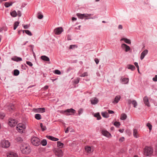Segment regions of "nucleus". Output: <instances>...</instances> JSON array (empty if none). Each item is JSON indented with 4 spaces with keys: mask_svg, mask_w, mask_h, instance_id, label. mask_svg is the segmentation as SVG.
Returning a JSON list of instances; mask_svg holds the SVG:
<instances>
[{
    "mask_svg": "<svg viewBox=\"0 0 157 157\" xmlns=\"http://www.w3.org/2000/svg\"><path fill=\"white\" fill-rule=\"evenodd\" d=\"M5 117V114L3 113H0V118L2 119L4 118Z\"/></svg>",
    "mask_w": 157,
    "mask_h": 157,
    "instance_id": "49",
    "label": "nucleus"
},
{
    "mask_svg": "<svg viewBox=\"0 0 157 157\" xmlns=\"http://www.w3.org/2000/svg\"><path fill=\"white\" fill-rule=\"evenodd\" d=\"M88 76V73L87 72H86L83 73L82 75H80V77H85V76Z\"/></svg>",
    "mask_w": 157,
    "mask_h": 157,
    "instance_id": "48",
    "label": "nucleus"
},
{
    "mask_svg": "<svg viewBox=\"0 0 157 157\" xmlns=\"http://www.w3.org/2000/svg\"><path fill=\"white\" fill-rule=\"evenodd\" d=\"M40 127L41 128L42 130L44 131L46 130L47 128L45 126H44L42 123H40Z\"/></svg>",
    "mask_w": 157,
    "mask_h": 157,
    "instance_id": "35",
    "label": "nucleus"
},
{
    "mask_svg": "<svg viewBox=\"0 0 157 157\" xmlns=\"http://www.w3.org/2000/svg\"><path fill=\"white\" fill-rule=\"evenodd\" d=\"M123 28L122 26L121 25H120L118 26V28L119 29H122Z\"/></svg>",
    "mask_w": 157,
    "mask_h": 157,
    "instance_id": "61",
    "label": "nucleus"
},
{
    "mask_svg": "<svg viewBox=\"0 0 157 157\" xmlns=\"http://www.w3.org/2000/svg\"><path fill=\"white\" fill-rule=\"evenodd\" d=\"M21 149L22 152L24 154H29L31 151L30 146L27 144H22L21 147Z\"/></svg>",
    "mask_w": 157,
    "mask_h": 157,
    "instance_id": "1",
    "label": "nucleus"
},
{
    "mask_svg": "<svg viewBox=\"0 0 157 157\" xmlns=\"http://www.w3.org/2000/svg\"><path fill=\"white\" fill-rule=\"evenodd\" d=\"M122 82L124 84H127L129 81V79L128 78H124L121 79Z\"/></svg>",
    "mask_w": 157,
    "mask_h": 157,
    "instance_id": "25",
    "label": "nucleus"
},
{
    "mask_svg": "<svg viewBox=\"0 0 157 157\" xmlns=\"http://www.w3.org/2000/svg\"><path fill=\"white\" fill-rule=\"evenodd\" d=\"M95 61L97 64H98L99 62V60L97 58H95L94 59Z\"/></svg>",
    "mask_w": 157,
    "mask_h": 157,
    "instance_id": "57",
    "label": "nucleus"
},
{
    "mask_svg": "<svg viewBox=\"0 0 157 157\" xmlns=\"http://www.w3.org/2000/svg\"><path fill=\"white\" fill-rule=\"evenodd\" d=\"M76 15L79 19H83L84 18V13L81 14L78 13H77Z\"/></svg>",
    "mask_w": 157,
    "mask_h": 157,
    "instance_id": "27",
    "label": "nucleus"
},
{
    "mask_svg": "<svg viewBox=\"0 0 157 157\" xmlns=\"http://www.w3.org/2000/svg\"><path fill=\"white\" fill-rule=\"evenodd\" d=\"M143 100L144 103L146 105H147L148 107L150 106V105L148 101V98L147 97L145 96L143 98Z\"/></svg>",
    "mask_w": 157,
    "mask_h": 157,
    "instance_id": "14",
    "label": "nucleus"
},
{
    "mask_svg": "<svg viewBox=\"0 0 157 157\" xmlns=\"http://www.w3.org/2000/svg\"><path fill=\"white\" fill-rule=\"evenodd\" d=\"M7 157H18L17 154L13 152H10L7 155Z\"/></svg>",
    "mask_w": 157,
    "mask_h": 157,
    "instance_id": "17",
    "label": "nucleus"
},
{
    "mask_svg": "<svg viewBox=\"0 0 157 157\" xmlns=\"http://www.w3.org/2000/svg\"><path fill=\"white\" fill-rule=\"evenodd\" d=\"M25 32L26 34L29 36H32V35L31 32L29 30H26V31H25Z\"/></svg>",
    "mask_w": 157,
    "mask_h": 157,
    "instance_id": "40",
    "label": "nucleus"
},
{
    "mask_svg": "<svg viewBox=\"0 0 157 157\" xmlns=\"http://www.w3.org/2000/svg\"><path fill=\"white\" fill-rule=\"evenodd\" d=\"M114 125L116 127H118L120 125V122H115Z\"/></svg>",
    "mask_w": 157,
    "mask_h": 157,
    "instance_id": "42",
    "label": "nucleus"
},
{
    "mask_svg": "<svg viewBox=\"0 0 157 157\" xmlns=\"http://www.w3.org/2000/svg\"><path fill=\"white\" fill-rule=\"evenodd\" d=\"M26 63L28 65H29L30 66H33V64L31 62L29 61H27L26 62Z\"/></svg>",
    "mask_w": 157,
    "mask_h": 157,
    "instance_id": "51",
    "label": "nucleus"
},
{
    "mask_svg": "<svg viewBox=\"0 0 157 157\" xmlns=\"http://www.w3.org/2000/svg\"><path fill=\"white\" fill-rule=\"evenodd\" d=\"M133 135L136 138H137L139 137L137 130L136 129H133Z\"/></svg>",
    "mask_w": 157,
    "mask_h": 157,
    "instance_id": "16",
    "label": "nucleus"
},
{
    "mask_svg": "<svg viewBox=\"0 0 157 157\" xmlns=\"http://www.w3.org/2000/svg\"><path fill=\"white\" fill-rule=\"evenodd\" d=\"M48 86H44V90L47 89L48 88Z\"/></svg>",
    "mask_w": 157,
    "mask_h": 157,
    "instance_id": "63",
    "label": "nucleus"
},
{
    "mask_svg": "<svg viewBox=\"0 0 157 157\" xmlns=\"http://www.w3.org/2000/svg\"><path fill=\"white\" fill-rule=\"evenodd\" d=\"M55 73L57 74V75H60L61 74V72L60 71L58 70H56L55 71Z\"/></svg>",
    "mask_w": 157,
    "mask_h": 157,
    "instance_id": "46",
    "label": "nucleus"
},
{
    "mask_svg": "<svg viewBox=\"0 0 157 157\" xmlns=\"http://www.w3.org/2000/svg\"><path fill=\"white\" fill-rule=\"evenodd\" d=\"M10 15L13 17H16L17 15V13L16 12L15 10L13 11L10 13Z\"/></svg>",
    "mask_w": 157,
    "mask_h": 157,
    "instance_id": "33",
    "label": "nucleus"
},
{
    "mask_svg": "<svg viewBox=\"0 0 157 157\" xmlns=\"http://www.w3.org/2000/svg\"><path fill=\"white\" fill-rule=\"evenodd\" d=\"M75 48H77V46L75 45H71L70 46L69 49H73Z\"/></svg>",
    "mask_w": 157,
    "mask_h": 157,
    "instance_id": "45",
    "label": "nucleus"
},
{
    "mask_svg": "<svg viewBox=\"0 0 157 157\" xmlns=\"http://www.w3.org/2000/svg\"><path fill=\"white\" fill-rule=\"evenodd\" d=\"M127 117V115L124 113H122L120 119L123 120H125Z\"/></svg>",
    "mask_w": 157,
    "mask_h": 157,
    "instance_id": "26",
    "label": "nucleus"
},
{
    "mask_svg": "<svg viewBox=\"0 0 157 157\" xmlns=\"http://www.w3.org/2000/svg\"><path fill=\"white\" fill-rule=\"evenodd\" d=\"M85 150L88 153H91L92 151H93L92 149L90 147H89L88 146H86L85 147Z\"/></svg>",
    "mask_w": 157,
    "mask_h": 157,
    "instance_id": "21",
    "label": "nucleus"
},
{
    "mask_svg": "<svg viewBox=\"0 0 157 157\" xmlns=\"http://www.w3.org/2000/svg\"><path fill=\"white\" fill-rule=\"evenodd\" d=\"M121 97L119 95L116 96L114 98V100L113 101V103H117L120 100Z\"/></svg>",
    "mask_w": 157,
    "mask_h": 157,
    "instance_id": "18",
    "label": "nucleus"
},
{
    "mask_svg": "<svg viewBox=\"0 0 157 157\" xmlns=\"http://www.w3.org/2000/svg\"><path fill=\"white\" fill-rule=\"evenodd\" d=\"M127 67L128 69H130L132 71H133L135 69V67L134 65L131 64H128L127 65Z\"/></svg>",
    "mask_w": 157,
    "mask_h": 157,
    "instance_id": "20",
    "label": "nucleus"
},
{
    "mask_svg": "<svg viewBox=\"0 0 157 157\" xmlns=\"http://www.w3.org/2000/svg\"><path fill=\"white\" fill-rule=\"evenodd\" d=\"M132 101L130 99H128V103L129 104H131V103H132Z\"/></svg>",
    "mask_w": 157,
    "mask_h": 157,
    "instance_id": "62",
    "label": "nucleus"
},
{
    "mask_svg": "<svg viewBox=\"0 0 157 157\" xmlns=\"http://www.w3.org/2000/svg\"><path fill=\"white\" fill-rule=\"evenodd\" d=\"M93 14H88V13H84V18H85L86 19H93L92 17H89L91 16Z\"/></svg>",
    "mask_w": 157,
    "mask_h": 157,
    "instance_id": "19",
    "label": "nucleus"
},
{
    "mask_svg": "<svg viewBox=\"0 0 157 157\" xmlns=\"http://www.w3.org/2000/svg\"><path fill=\"white\" fill-rule=\"evenodd\" d=\"M12 59L17 62L21 61L22 60V59L20 57L15 56L12 58Z\"/></svg>",
    "mask_w": 157,
    "mask_h": 157,
    "instance_id": "24",
    "label": "nucleus"
},
{
    "mask_svg": "<svg viewBox=\"0 0 157 157\" xmlns=\"http://www.w3.org/2000/svg\"><path fill=\"white\" fill-rule=\"evenodd\" d=\"M124 42L126 43H127L128 44H131V42L130 40H129V39H127V38H125V40H124Z\"/></svg>",
    "mask_w": 157,
    "mask_h": 157,
    "instance_id": "44",
    "label": "nucleus"
},
{
    "mask_svg": "<svg viewBox=\"0 0 157 157\" xmlns=\"http://www.w3.org/2000/svg\"><path fill=\"white\" fill-rule=\"evenodd\" d=\"M23 26L25 29H27L29 27V26H28L27 25H23Z\"/></svg>",
    "mask_w": 157,
    "mask_h": 157,
    "instance_id": "60",
    "label": "nucleus"
},
{
    "mask_svg": "<svg viewBox=\"0 0 157 157\" xmlns=\"http://www.w3.org/2000/svg\"><path fill=\"white\" fill-rule=\"evenodd\" d=\"M48 138L53 141H57L59 140V139L51 136H47Z\"/></svg>",
    "mask_w": 157,
    "mask_h": 157,
    "instance_id": "23",
    "label": "nucleus"
},
{
    "mask_svg": "<svg viewBox=\"0 0 157 157\" xmlns=\"http://www.w3.org/2000/svg\"><path fill=\"white\" fill-rule=\"evenodd\" d=\"M124 137H121L119 140V141L120 142H122L124 140Z\"/></svg>",
    "mask_w": 157,
    "mask_h": 157,
    "instance_id": "54",
    "label": "nucleus"
},
{
    "mask_svg": "<svg viewBox=\"0 0 157 157\" xmlns=\"http://www.w3.org/2000/svg\"><path fill=\"white\" fill-rule=\"evenodd\" d=\"M19 23L18 21H16L15 22L14 24V28L13 29L14 30H15L17 28V26H18Z\"/></svg>",
    "mask_w": 157,
    "mask_h": 157,
    "instance_id": "37",
    "label": "nucleus"
},
{
    "mask_svg": "<svg viewBox=\"0 0 157 157\" xmlns=\"http://www.w3.org/2000/svg\"><path fill=\"white\" fill-rule=\"evenodd\" d=\"M33 111L35 113H43L45 111L44 108H38L37 109L34 108Z\"/></svg>",
    "mask_w": 157,
    "mask_h": 157,
    "instance_id": "10",
    "label": "nucleus"
},
{
    "mask_svg": "<svg viewBox=\"0 0 157 157\" xmlns=\"http://www.w3.org/2000/svg\"><path fill=\"white\" fill-rule=\"evenodd\" d=\"M1 144L2 147L7 148L10 146V143L7 140H3L1 141Z\"/></svg>",
    "mask_w": 157,
    "mask_h": 157,
    "instance_id": "5",
    "label": "nucleus"
},
{
    "mask_svg": "<svg viewBox=\"0 0 157 157\" xmlns=\"http://www.w3.org/2000/svg\"><path fill=\"white\" fill-rule=\"evenodd\" d=\"M134 64L136 66V67L137 68V69H138V68H139V67L138 65V63L136 62H135L134 63Z\"/></svg>",
    "mask_w": 157,
    "mask_h": 157,
    "instance_id": "59",
    "label": "nucleus"
},
{
    "mask_svg": "<svg viewBox=\"0 0 157 157\" xmlns=\"http://www.w3.org/2000/svg\"><path fill=\"white\" fill-rule=\"evenodd\" d=\"M63 31V29L62 27H59L55 29L54 30V32L56 35H59Z\"/></svg>",
    "mask_w": 157,
    "mask_h": 157,
    "instance_id": "8",
    "label": "nucleus"
},
{
    "mask_svg": "<svg viewBox=\"0 0 157 157\" xmlns=\"http://www.w3.org/2000/svg\"><path fill=\"white\" fill-rule=\"evenodd\" d=\"M121 47L123 49H124L126 52H128L130 50V47L125 44H122Z\"/></svg>",
    "mask_w": 157,
    "mask_h": 157,
    "instance_id": "11",
    "label": "nucleus"
},
{
    "mask_svg": "<svg viewBox=\"0 0 157 157\" xmlns=\"http://www.w3.org/2000/svg\"><path fill=\"white\" fill-rule=\"evenodd\" d=\"M57 146L60 148H62L63 146V144L61 143L60 141L57 142Z\"/></svg>",
    "mask_w": 157,
    "mask_h": 157,
    "instance_id": "34",
    "label": "nucleus"
},
{
    "mask_svg": "<svg viewBox=\"0 0 157 157\" xmlns=\"http://www.w3.org/2000/svg\"><path fill=\"white\" fill-rule=\"evenodd\" d=\"M80 78H77L74 80V82L75 84H77L78 83L79 81Z\"/></svg>",
    "mask_w": 157,
    "mask_h": 157,
    "instance_id": "43",
    "label": "nucleus"
},
{
    "mask_svg": "<svg viewBox=\"0 0 157 157\" xmlns=\"http://www.w3.org/2000/svg\"><path fill=\"white\" fill-rule=\"evenodd\" d=\"M70 128V127H68L67 128L66 130L65 131V132L66 133H67L69 131V129Z\"/></svg>",
    "mask_w": 157,
    "mask_h": 157,
    "instance_id": "58",
    "label": "nucleus"
},
{
    "mask_svg": "<svg viewBox=\"0 0 157 157\" xmlns=\"http://www.w3.org/2000/svg\"><path fill=\"white\" fill-rule=\"evenodd\" d=\"M41 143L43 146H45L46 145L47 142L45 140H43L41 141Z\"/></svg>",
    "mask_w": 157,
    "mask_h": 157,
    "instance_id": "38",
    "label": "nucleus"
},
{
    "mask_svg": "<svg viewBox=\"0 0 157 157\" xmlns=\"http://www.w3.org/2000/svg\"><path fill=\"white\" fill-rule=\"evenodd\" d=\"M77 19L74 17H72V21H76Z\"/></svg>",
    "mask_w": 157,
    "mask_h": 157,
    "instance_id": "64",
    "label": "nucleus"
},
{
    "mask_svg": "<svg viewBox=\"0 0 157 157\" xmlns=\"http://www.w3.org/2000/svg\"><path fill=\"white\" fill-rule=\"evenodd\" d=\"M101 133L103 135L107 137L110 138L111 136L110 134L106 130H103Z\"/></svg>",
    "mask_w": 157,
    "mask_h": 157,
    "instance_id": "13",
    "label": "nucleus"
},
{
    "mask_svg": "<svg viewBox=\"0 0 157 157\" xmlns=\"http://www.w3.org/2000/svg\"><path fill=\"white\" fill-rule=\"evenodd\" d=\"M78 114L79 115H80L83 112V109H80L78 111Z\"/></svg>",
    "mask_w": 157,
    "mask_h": 157,
    "instance_id": "50",
    "label": "nucleus"
},
{
    "mask_svg": "<svg viewBox=\"0 0 157 157\" xmlns=\"http://www.w3.org/2000/svg\"><path fill=\"white\" fill-rule=\"evenodd\" d=\"M14 109V105L12 104H10L9 106H8V109L10 111V110H13Z\"/></svg>",
    "mask_w": 157,
    "mask_h": 157,
    "instance_id": "36",
    "label": "nucleus"
},
{
    "mask_svg": "<svg viewBox=\"0 0 157 157\" xmlns=\"http://www.w3.org/2000/svg\"><path fill=\"white\" fill-rule=\"evenodd\" d=\"M17 123L16 121L14 119H10L9 120V125L11 127L15 126Z\"/></svg>",
    "mask_w": 157,
    "mask_h": 157,
    "instance_id": "9",
    "label": "nucleus"
},
{
    "mask_svg": "<svg viewBox=\"0 0 157 157\" xmlns=\"http://www.w3.org/2000/svg\"><path fill=\"white\" fill-rule=\"evenodd\" d=\"M31 142L33 145L35 146H38L40 144V139L36 136H33L32 137Z\"/></svg>",
    "mask_w": 157,
    "mask_h": 157,
    "instance_id": "3",
    "label": "nucleus"
},
{
    "mask_svg": "<svg viewBox=\"0 0 157 157\" xmlns=\"http://www.w3.org/2000/svg\"><path fill=\"white\" fill-rule=\"evenodd\" d=\"M147 126L148 127L149 130L151 131L152 129V125L148 123L147 124Z\"/></svg>",
    "mask_w": 157,
    "mask_h": 157,
    "instance_id": "47",
    "label": "nucleus"
},
{
    "mask_svg": "<svg viewBox=\"0 0 157 157\" xmlns=\"http://www.w3.org/2000/svg\"><path fill=\"white\" fill-rule=\"evenodd\" d=\"M17 15L19 17H21V13L20 11H17Z\"/></svg>",
    "mask_w": 157,
    "mask_h": 157,
    "instance_id": "55",
    "label": "nucleus"
},
{
    "mask_svg": "<svg viewBox=\"0 0 157 157\" xmlns=\"http://www.w3.org/2000/svg\"><path fill=\"white\" fill-rule=\"evenodd\" d=\"M56 155L59 157H62L63 156V152L61 150L59 149H56L54 151Z\"/></svg>",
    "mask_w": 157,
    "mask_h": 157,
    "instance_id": "6",
    "label": "nucleus"
},
{
    "mask_svg": "<svg viewBox=\"0 0 157 157\" xmlns=\"http://www.w3.org/2000/svg\"><path fill=\"white\" fill-rule=\"evenodd\" d=\"M132 104L133 105L134 107H136L137 105V102L135 100H133L132 101Z\"/></svg>",
    "mask_w": 157,
    "mask_h": 157,
    "instance_id": "41",
    "label": "nucleus"
},
{
    "mask_svg": "<svg viewBox=\"0 0 157 157\" xmlns=\"http://www.w3.org/2000/svg\"><path fill=\"white\" fill-rule=\"evenodd\" d=\"M153 149L151 147H146L144 149V153L146 156H149L153 152Z\"/></svg>",
    "mask_w": 157,
    "mask_h": 157,
    "instance_id": "2",
    "label": "nucleus"
},
{
    "mask_svg": "<svg viewBox=\"0 0 157 157\" xmlns=\"http://www.w3.org/2000/svg\"><path fill=\"white\" fill-rule=\"evenodd\" d=\"M148 52L147 50H145L141 54L140 59L141 60H142L144 59L145 56L147 55Z\"/></svg>",
    "mask_w": 157,
    "mask_h": 157,
    "instance_id": "12",
    "label": "nucleus"
},
{
    "mask_svg": "<svg viewBox=\"0 0 157 157\" xmlns=\"http://www.w3.org/2000/svg\"><path fill=\"white\" fill-rule=\"evenodd\" d=\"M17 130L20 132H23V131L26 128L25 124L20 123L17 125L16 127Z\"/></svg>",
    "mask_w": 157,
    "mask_h": 157,
    "instance_id": "4",
    "label": "nucleus"
},
{
    "mask_svg": "<svg viewBox=\"0 0 157 157\" xmlns=\"http://www.w3.org/2000/svg\"><path fill=\"white\" fill-rule=\"evenodd\" d=\"M94 116L95 117H96L97 118V119L98 120H99L101 118V116L99 113H98L94 114Z\"/></svg>",
    "mask_w": 157,
    "mask_h": 157,
    "instance_id": "28",
    "label": "nucleus"
},
{
    "mask_svg": "<svg viewBox=\"0 0 157 157\" xmlns=\"http://www.w3.org/2000/svg\"><path fill=\"white\" fill-rule=\"evenodd\" d=\"M154 81L156 82L157 81V75H156L152 79Z\"/></svg>",
    "mask_w": 157,
    "mask_h": 157,
    "instance_id": "52",
    "label": "nucleus"
},
{
    "mask_svg": "<svg viewBox=\"0 0 157 157\" xmlns=\"http://www.w3.org/2000/svg\"><path fill=\"white\" fill-rule=\"evenodd\" d=\"M19 74V71L17 69L14 71V75L15 76H17Z\"/></svg>",
    "mask_w": 157,
    "mask_h": 157,
    "instance_id": "39",
    "label": "nucleus"
},
{
    "mask_svg": "<svg viewBox=\"0 0 157 157\" xmlns=\"http://www.w3.org/2000/svg\"><path fill=\"white\" fill-rule=\"evenodd\" d=\"M43 17V16L42 14H39L38 16V18L39 19H41Z\"/></svg>",
    "mask_w": 157,
    "mask_h": 157,
    "instance_id": "53",
    "label": "nucleus"
},
{
    "mask_svg": "<svg viewBox=\"0 0 157 157\" xmlns=\"http://www.w3.org/2000/svg\"><path fill=\"white\" fill-rule=\"evenodd\" d=\"M108 113H109L110 114H113L114 113V111L112 110H108Z\"/></svg>",
    "mask_w": 157,
    "mask_h": 157,
    "instance_id": "56",
    "label": "nucleus"
},
{
    "mask_svg": "<svg viewBox=\"0 0 157 157\" xmlns=\"http://www.w3.org/2000/svg\"><path fill=\"white\" fill-rule=\"evenodd\" d=\"M75 110L74 109L71 108L70 109H68L64 111L63 112V113L65 114L66 115H69L71 114L70 113H75Z\"/></svg>",
    "mask_w": 157,
    "mask_h": 157,
    "instance_id": "7",
    "label": "nucleus"
},
{
    "mask_svg": "<svg viewBox=\"0 0 157 157\" xmlns=\"http://www.w3.org/2000/svg\"><path fill=\"white\" fill-rule=\"evenodd\" d=\"M15 140H16V141L17 142H19V143H21L23 141L22 139L20 136L17 137L15 139Z\"/></svg>",
    "mask_w": 157,
    "mask_h": 157,
    "instance_id": "29",
    "label": "nucleus"
},
{
    "mask_svg": "<svg viewBox=\"0 0 157 157\" xmlns=\"http://www.w3.org/2000/svg\"><path fill=\"white\" fill-rule=\"evenodd\" d=\"M41 59L43 60L46 61H49L50 60L49 58L45 56H41Z\"/></svg>",
    "mask_w": 157,
    "mask_h": 157,
    "instance_id": "22",
    "label": "nucleus"
},
{
    "mask_svg": "<svg viewBox=\"0 0 157 157\" xmlns=\"http://www.w3.org/2000/svg\"><path fill=\"white\" fill-rule=\"evenodd\" d=\"M12 4L13 2H6L5 3L4 5L6 7H9L12 6Z\"/></svg>",
    "mask_w": 157,
    "mask_h": 157,
    "instance_id": "32",
    "label": "nucleus"
},
{
    "mask_svg": "<svg viewBox=\"0 0 157 157\" xmlns=\"http://www.w3.org/2000/svg\"><path fill=\"white\" fill-rule=\"evenodd\" d=\"M101 115L103 117L105 118L108 117L109 116L108 113L107 112H102Z\"/></svg>",
    "mask_w": 157,
    "mask_h": 157,
    "instance_id": "31",
    "label": "nucleus"
},
{
    "mask_svg": "<svg viewBox=\"0 0 157 157\" xmlns=\"http://www.w3.org/2000/svg\"><path fill=\"white\" fill-rule=\"evenodd\" d=\"M90 101L92 104L95 105L98 103V100L96 98H93L91 99Z\"/></svg>",
    "mask_w": 157,
    "mask_h": 157,
    "instance_id": "15",
    "label": "nucleus"
},
{
    "mask_svg": "<svg viewBox=\"0 0 157 157\" xmlns=\"http://www.w3.org/2000/svg\"><path fill=\"white\" fill-rule=\"evenodd\" d=\"M35 117L36 119L37 120H40L41 118V116L39 114H36L35 115Z\"/></svg>",
    "mask_w": 157,
    "mask_h": 157,
    "instance_id": "30",
    "label": "nucleus"
}]
</instances>
